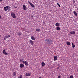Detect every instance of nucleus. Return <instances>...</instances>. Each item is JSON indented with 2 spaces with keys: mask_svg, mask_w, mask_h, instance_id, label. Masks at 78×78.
<instances>
[{
  "mask_svg": "<svg viewBox=\"0 0 78 78\" xmlns=\"http://www.w3.org/2000/svg\"><path fill=\"white\" fill-rule=\"evenodd\" d=\"M59 69V67L57 68V69Z\"/></svg>",
  "mask_w": 78,
  "mask_h": 78,
  "instance_id": "33",
  "label": "nucleus"
},
{
  "mask_svg": "<svg viewBox=\"0 0 78 78\" xmlns=\"http://www.w3.org/2000/svg\"><path fill=\"white\" fill-rule=\"evenodd\" d=\"M1 37V35H0V37Z\"/></svg>",
  "mask_w": 78,
  "mask_h": 78,
  "instance_id": "38",
  "label": "nucleus"
},
{
  "mask_svg": "<svg viewBox=\"0 0 78 78\" xmlns=\"http://www.w3.org/2000/svg\"><path fill=\"white\" fill-rule=\"evenodd\" d=\"M70 33L71 34L75 35V31H72L70 32Z\"/></svg>",
  "mask_w": 78,
  "mask_h": 78,
  "instance_id": "9",
  "label": "nucleus"
},
{
  "mask_svg": "<svg viewBox=\"0 0 78 78\" xmlns=\"http://www.w3.org/2000/svg\"><path fill=\"white\" fill-rule=\"evenodd\" d=\"M44 23H45V22H44Z\"/></svg>",
  "mask_w": 78,
  "mask_h": 78,
  "instance_id": "37",
  "label": "nucleus"
},
{
  "mask_svg": "<svg viewBox=\"0 0 78 78\" xmlns=\"http://www.w3.org/2000/svg\"><path fill=\"white\" fill-rule=\"evenodd\" d=\"M11 16L12 17H13V18H14V19H16V15H15V13H14V12H12L11 13Z\"/></svg>",
  "mask_w": 78,
  "mask_h": 78,
  "instance_id": "2",
  "label": "nucleus"
},
{
  "mask_svg": "<svg viewBox=\"0 0 78 78\" xmlns=\"http://www.w3.org/2000/svg\"><path fill=\"white\" fill-rule=\"evenodd\" d=\"M73 2L74 3H75V0H73Z\"/></svg>",
  "mask_w": 78,
  "mask_h": 78,
  "instance_id": "29",
  "label": "nucleus"
},
{
  "mask_svg": "<svg viewBox=\"0 0 78 78\" xmlns=\"http://www.w3.org/2000/svg\"><path fill=\"white\" fill-rule=\"evenodd\" d=\"M73 12L74 14L75 15V16H76L78 15L77 13H76V12L74 11Z\"/></svg>",
  "mask_w": 78,
  "mask_h": 78,
  "instance_id": "18",
  "label": "nucleus"
},
{
  "mask_svg": "<svg viewBox=\"0 0 78 78\" xmlns=\"http://www.w3.org/2000/svg\"><path fill=\"white\" fill-rule=\"evenodd\" d=\"M6 8L8 11H10V9H11V7L9 6H6Z\"/></svg>",
  "mask_w": 78,
  "mask_h": 78,
  "instance_id": "8",
  "label": "nucleus"
},
{
  "mask_svg": "<svg viewBox=\"0 0 78 78\" xmlns=\"http://www.w3.org/2000/svg\"><path fill=\"white\" fill-rule=\"evenodd\" d=\"M1 18V15H0V19Z\"/></svg>",
  "mask_w": 78,
  "mask_h": 78,
  "instance_id": "36",
  "label": "nucleus"
},
{
  "mask_svg": "<svg viewBox=\"0 0 78 78\" xmlns=\"http://www.w3.org/2000/svg\"><path fill=\"white\" fill-rule=\"evenodd\" d=\"M57 5H58V6L60 7L61 8V5H59V3H57Z\"/></svg>",
  "mask_w": 78,
  "mask_h": 78,
  "instance_id": "25",
  "label": "nucleus"
},
{
  "mask_svg": "<svg viewBox=\"0 0 78 78\" xmlns=\"http://www.w3.org/2000/svg\"><path fill=\"white\" fill-rule=\"evenodd\" d=\"M58 60V57L57 56H55L54 57V61Z\"/></svg>",
  "mask_w": 78,
  "mask_h": 78,
  "instance_id": "10",
  "label": "nucleus"
},
{
  "mask_svg": "<svg viewBox=\"0 0 78 78\" xmlns=\"http://www.w3.org/2000/svg\"><path fill=\"white\" fill-rule=\"evenodd\" d=\"M61 78V76H58V78Z\"/></svg>",
  "mask_w": 78,
  "mask_h": 78,
  "instance_id": "30",
  "label": "nucleus"
},
{
  "mask_svg": "<svg viewBox=\"0 0 78 78\" xmlns=\"http://www.w3.org/2000/svg\"><path fill=\"white\" fill-rule=\"evenodd\" d=\"M28 3L29 4H30V6H31V7H33V8H34V5H33V4H32L30 2V1H28Z\"/></svg>",
  "mask_w": 78,
  "mask_h": 78,
  "instance_id": "6",
  "label": "nucleus"
},
{
  "mask_svg": "<svg viewBox=\"0 0 78 78\" xmlns=\"http://www.w3.org/2000/svg\"><path fill=\"white\" fill-rule=\"evenodd\" d=\"M66 44L67 45H70L71 44V43L70 42H66Z\"/></svg>",
  "mask_w": 78,
  "mask_h": 78,
  "instance_id": "17",
  "label": "nucleus"
},
{
  "mask_svg": "<svg viewBox=\"0 0 78 78\" xmlns=\"http://www.w3.org/2000/svg\"><path fill=\"white\" fill-rule=\"evenodd\" d=\"M36 31H41V30L40 29H36Z\"/></svg>",
  "mask_w": 78,
  "mask_h": 78,
  "instance_id": "23",
  "label": "nucleus"
},
{
  "mask_svg": "<svg viewBox=\"0 0 78 78\" xmlns=\"http://www.w3.org/2000/svg\"><path fill=\"white\" fill-rule=\"evenodd\" d=\"M20 66L21 68H22L24 67V65L23 64L21 63L20 64Z\"/></svg>",
  "mask_w": 78,
  "mask_h": 78,
  "instance_id": "12",
  "label": "nucleus"
},
{
  "mask_svg": "<svg viewBox=\"0 0 78 78\" xmlns=\"http://www.w3.org/2000/svg\"><path fill=\"white\" fill-rule=\"evenodd\" d=\"M56 30H58V31L60 30V27H59V26L57 27Z\"/></svg>",
  "mask_w": 78,
  "mask_h": 78,
  "instance_id": "19",
  "label": "nucleus"
},
{
  "mask_svg": "<svg viewBox=\"0 0 78 78\" xmlns=\"http://www.w3.org/2000/svg\"><path fill=\"white\" fill-rule=\"evenodd\" d=\"M30 75L31 74H30V73H26V76H30Z\"/></svg>",
  "mask_w": 78,
  "mask_h": 78,
  "instance_id": "14",
  "label": "nucleus"
},
{
  "mask_svg": "<svg viewBox=\"0 0 78 78\" xmlns=\"http://www.w3.org/2000/svg\"><path fill=\"white\" fill-rule=\"evenodd\" d=\"M1 2H2V1H3V0H0Z\"/></svg>",
  "mask_w": 78,
  "mask_h": 78,
  "instance_id": "34",
  "label": "nucleus"
},
{
  "mask_svg": "<svg viewBox=\"0 0 78 78\" xmlns=\"http://www.w3.org/2000/svg\"><path fill=\"white\" fill-rule=\"evenodd\" d=\"M29 42L31 45H34V41H32L31 40H30Z\"/></svg>",
  "mask_w": 78,
  "mask_h": 78,
  "instance_id": "7",
  "label": "nucleus"
},
{
  "mask_svg": "<svg viewBox=\"0 0 78 78\" xmlns=\"http://www.w3.org/2000/svg\"><path fill=\"white\" fill-rule=\"evenodd\" d=\"M3 53L5 55H8V53L6 52V50L4 49L3 50Z\"/></svg>",
  "mask_w": 78,
  "mask_h": 78,
  "instance_id": "4",
  "label": "nucleus"
},
{
  "mask_svg": "<svg viewBox=\"0 0 78 78\" xmlns=\"http://www.w3.org/2000/svg\"><path fill=\"white\" fill-rule=\"evenodd\" d=\"M23 9L24 10V11H26V10L27 9V6H25V5H23Z\"/></svg>",
  "mask_w": 78,
  "mask_h": 78,
  "instance_id": "3",
  "label": "nucleus"
},
{
  "mask_svg": "<svg viewBox=\"0 0 78 78\" xmlns=\"http://www.w3.org/2000/svg\"><path fill=\"white\" fill-rule=\"evenodd\" d=\"M69 78H73V76L72 75H71L70 76Z\"/></svg>",
  "mask_w": 78,
  "mask_h": 78,
  "instance_id": "26",
  "label": "nucleus"
},
{
  "mask_svg": "<svg viewBox=\"0 0 78 78\" xmlns=\"http://www.w3.org/2000/svg\"><path fill=\"white\" fill-rule=\"evenodd\" d=\"M23 64H25L26 66H28V62L26 61H25Z\"/></svg>",
  "mask_w": 78,
  "mask_h": 78,
  "instance_id": "11",
  "label": "nucleus"
},
{
  "mask_svg": "<svg viewBox=\"0 0 78 78\" xmlns=\"http://www.w3.org/2000/svg\"><path fill=\"white\" fill-rule=\"evenodd\" d=\"M45 41L47 44L49 45L51 44H52L53 43V41L51 40V39L50 38H48Z\"/></svg>",
  "mask_w": 78,
  "mask_h": 78,
  "instance_id": "1",
  "label": "nucleus"
},
{
  "mask_svg": "<svg viewBox=\"0 0 78 78\" xmlns=\"http://www.w3.org/2000/svg\"><path fill=\"white\" fill-rule=\"evenodd\" d=\"M10 37V35H6L5 36V38H8L9 37Z\"/></svg>",
  "mask_w": 78,
  "mask_h": 78,
  "instance_id": "22",
  "label": "nucleus"
},
{
  "mask_svg": "<svg viewBox=\"0 0 78 78\" xmlns=\"http://www.w3.org/2000/svg\"><path fill=\"white\" fill-rule=\"evenodd\" d=\"M15 8H17V7H15Z\"/></svg>",
  "mask_w": 78,
  "mask_h": 78,
  "instance_id": "39",
  "label": "nucleus"
},
{
  "mask_svg": "<svg viewBox=\"0 0 78 78\" xmlns=\"http://www.w3.org/2000/svg\"><path fill=\"white\" fill-rule=\"evenodd\" d=\"M41 65L42 67H44L45 66V63H44V62H42L41 63Z\"/></svg>",
  "mask_w": 78,
  "mask_h": 78,
  "instance_id": "15",
  "label": "nucleus"
},
{
  "mask_svg": "<svg viewBox=\"0 0 78 78\" xmlns=\"http://www.w3.org/2000/svg\"><path fill=\"white\" fill-rule=\"evenodd\" d=\"M16 74H17V72L15 71L13 73V76H16Z\"/></svg>",
  "mask_w": 78,
  "mask_h": 78,
  "instance_id": "13",
  "label": "nucleus"
},
{
  "mask_svg": "<svg viewBox=\"0 0 78 78\" xmlns=\"http://www.w3.org/2000/svg\"><path fill=\"white\" fill-rule=\"evenodd\" d=\"M74 45V44H73V43H72V46L73 45Z\"/></svg>",
  "mask_w": 78,
  "mask_h": 78,
  "instance_id": "31",
  "label": "nucleus"
},
{
  "mask_svg": "<svg viewBox=\"0 0 78 78\" xmlns=\"http://www.w3.org/2000/svg\"><path fill=\"white\" fill-rule=\"evenodd\" d=\"M20 62H22L23 64V63L25 62V59L23 58L20 59Z\"/></svg>",
  "mask_w": 78,
  "mask_h": 78,
  "instance_id": "5",
  "label": "nucleus"
},
{
  "mask_svg": "<svg viewBox=\"0 0 78 78\" xmlns=\"http://www.w3.org/2000/svg\"><path fill=\"white\" fill-rule=\"evenodd\" d=\"M72 47L73 48H75V45L74 44L73 45Z\"/></svg>",
  "mask_w": 78,
  "mask_h": 78,
  "instance_id": "28",
  "label": "nucleus"
},
{
  "mask_svg": "<svg viewBox=\"0 0 78 78\" xmlns=\"http://www.w3.org/2000/svg\"><path fill=\"white\" fill-rule=\"evenodd\" d=\"M18 78H23V77H22V76L20 75L19 77Z\"/></svg>",
  "mask_w": 78,
  "mask_h": 78,
  "instance_id": "27",
  "label": "nucleus"
},
{
  "mask_svg": "<svg viewBox=\"0 0 78 78\" xmlns=\"http://www.w3.org/2000/svg\"><path fill=\"white\" fill-rule=\"evenodd\" d=\"M60 25L58 23H57L55 24V26H56V27H59Z\"/></svg>",
  "mask_w": 78,
  "mask_h": 78,
  "instance_id": "16",
  "label": "nucleus"
},
{
  "mask_svg": "<svg viewBox=\"0 0 78 78\" xmlns=\"http://www.w3.org/2000/svg\"><path fill=\"white\" fill-rule=\"evenodd\" d=\"M4 9L5 10V11H7V8H6V7H4Z\"/></svg>",
  "mask_w": 78,
  "mask_h": 78,
  "instance_id": "21",
  "label": "nucleus"
},
{
  "mask_svg": "<svg viewBox=\"0 0 78 78\" xmlns=\"http://www.w3.org/2000/svg\"><path fill=\"white\" fill-rule=\"evenodd\" d=\"M38 78H42L41 77H39Z\"/></svg>",
  "mask_w": 78,
  "mask_h": 78,
  "instance_id": "35",
  "label": "nucleus"
},
{
  "mask_svg": "<svg viewBox=\"0 0 78 78\" xmlns=\"http://www.w3.org/2000/svg\"><path fill=\"white\" fill-rule=\"evenodd\" d=\"M6 37L4 38V40H6Z\"/></svg>",
  "mask_w": 78,
  "mask_h": 78,
  "instance_id": "32",
  "label": "nucleus"
},
{
  "mask_svg": "<svg viewBox=\"0 0 78 78\" xmlns=\"http://www.w3.org/2000/svg\"><path fill=\"white\" fill-rule=\"evenodd\" d=\"M18 35H19V37H20V36H21V35H22V33H20V32L18 34Z\"/></svg>",
  "mask_w": 78,
  "mask_h": 78,
  "instance_id": "24",
  "label": "nucleus"
},
{
  "mask_svg": "<svg viewBox=\"0 0 78 78\" xmlns=\"http://www.w3.org/2000/svg\"><path fill=\"white\" fill-rule=\"evenodd\" d=\"M31 39L32 40H35V38L33 36H31Z\"/></svg>",
  "mask_w": 78,
  "mask_h": 78,
  "instance_id": "20",
  "label": "nucleus"
}]
</instances>
